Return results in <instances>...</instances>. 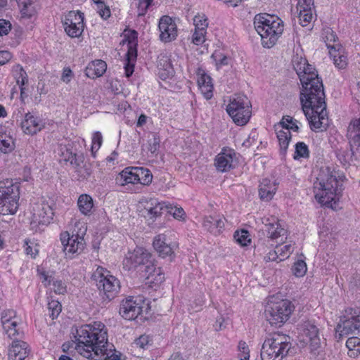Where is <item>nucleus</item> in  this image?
<instances>
[{
  "instance_id": "nucleus-1",
  "label": "nucleus",
  "mask_w": 360,
  "mask_h": 360,
  "mask_svg": "<svg viewBox=\"0 0 360 360\" xmlns=\"http://www.w3.org/2000/svg\"><path fill=\"white\" fill-rule=\"evenodd\" d=\"M303 84L300 92L302 108L312 131H326L328 126L326 96L322 80Z\"/></svg>"
},
{
  "instance_id": "nucleus-2",
  "label": "nucleus",
  "mask_w": 360,
  "mask_h": 360,
  "mask_svg": "<svg viewBox=\"0 0 360 360\" xmlns=\"http://www.w3.org/2000/svg\"><path fill=\"white\" fill-rule=\"evenodd\" d=\"M75 338V349L87 359L104 358L110 349L115 348L113 345L108 343L107 330L101 322L82 326L77 330Z\"/></svg>"
},
{
  "instance_id": "nucleus-3",
  "label": "nucleus",
  "mask_w": 360,
  "mask_h": 360,
  "mask_svg": "<svg viewBox=\"0 0 360 360\" xmlns=\"http://www.w3.org/2000/svg\"><path fill=\"white\" fill-rule=\"evenodd\" d=\"M344 176L330 167H322L319 169L316 180L314 183V193L316 200L321 205L334 208L342 192Z\"/></svg>"
},
{
  "instance_id": "nucleus-4",
  "label": "nucleus",
  "mask_w": 360,
  "mask_h": 360,
  "mask_svg": "<svg viewBox=\"0 0 360 360\" xmlns=\"http://www.w3.org/2000/svg\"><path fill=\"white\" fill-rule=\"evenodd\" d=\"M254 26L261 37L264 47L274 46L283 32V21L277 16L259 13L254 18Z\"/></svg>"
},
{
  "instance_id": "nucleus-5",
  "label": "nucleus",
  "mask_w": 360,
  "mask_h": 360,
  "mask_svg": "<svg viewBox=\"0 0 360 360\" xmlns=\"http://www.w3.org/2000/svg\"><path fill=\"white\" fill-rule=\"evenodd\" d=\"M292 348L290 336L282 333H274L266 338L262 346V360H282Z\"/></svg>"
},
{
  "instance_id": "nucleus-6",
  "label": "nucleus",
  "mask_w": 360,
  "mask_h": 360,
  "mask_svg": "<svg viewBox=\"0 0 360 360\" xmlns=\"http://www.w3.org/2000/svg\"><path fill=\"white\" fill-rule=\"evenodd\" d=\"M19 198V183L8 179L0 181V213L1 214H15L18 209Z\"/></svg>"
},
{
  "instance_id": "nucleus-7",
  "label": "nucleus",
  "mask_w": 360,
  "mask_h": 360,
  "mask_svg": "<svg viewBox=\"0 0 360 360\" xmlns=\"http://www.w3.org/2000/svg\"><path fill=\"white\" fill-rule=\"evenodd\" d=\"M96 282L103 303H108L117 295L120 289V281L110 274L107 269L98 266L92 275Z\"/></svg>"
},
{
  "instance_id": "nucleus-8",
  "label": "nucleus",
  "mask_w": 360,
  "mask_h": 360,
  "mask_svg": "<svg viewBox=\"0 0 360 360\" xmlns=\"http://www.w3.org/2000/svg\"><path fill=\"white\" fill-rule=\"evenodd\" d=\"M294 309V305L288 300L270 301L266 307L265 316L271 326L281 327L288 320Z\"/></svg>"
},
{
  "instance_id": "nucleus-9",
  "label": "nucleus",
  "mask_w": 360,
  "mask_h": 360,
  "mask_svg": "<svg viewBox=\"0 0 360 360\" xmlns=\"http://www.w3.org/2000/svg\"><path fill=\"white\" fill-rule=\"evenodd\" d=\"M251 103L245 95H236L226 106V111L233 121L240 126L245 125L251 116Z\"/></svg>"
},
{
  "instance_id": "nucleus-10",
  "label": "nucleus",
  "mask_w": 360,
  "mask_h": 360,
  "mask_svg": "<svg viewBox=\"0 0 360 360\" xmlns=\"http://www.w3.org/2000/svg\"><path fill=\"white\" fill-rule=\"evenodd\" d=\"M346 315L338 324L336 337L340 339L344 335L360 332V309L349 308L345 310Z\"/></svg>"
},
{
  "instance_id": "nucleus-11",
  "label": "nucleus",
  "mask_w": 360,
  "mask_h": 360,
  "mask_svg": "<svg viewBox=\"0 0 360 360\" xmlns=\"http://www.w3.org/2000/svg\"><path fill=\"white\" fill-rule=\"evenodd\" d=\"M144 305L142 297H129L122 301L119 313L124 319L134 320L143 312V308L146 312H148L149 304L147 303L146 306Z\"/></svg>"
},
{
  "instance_id": "nucleus-12",
  "label": "nucleus",
  "mask_w": 360,
  "mask_h": 360,
  "mask_svg": "<svg viewBox=\"0 0 360 360\" xmlns=\"http://www.w3.org/2000/svg\"><path fill=\"white\" fill-rule=\"evenodd\" d=\"M54 212L51 205L43 201L36 204L33 207L32 219L30 223L31 229L37 231L40 230L39 226H47L53 219Z\"/></svg>"
},
{
  "instance_id": "nucleus-13",
  "label": "nucleus",
  "mask_w": 360,
  "mask_h": 360,
  "mask_svg": "<svg viewBox=\"0 0 360 360\" xmlns=\"http://www.w3.org/2000/svg\"><path fill=\"white\" fill-rule=\"evenodd\" d=\"M84 13L79 11H70L62 18V23L66 34L72 37L82 35L84 27Z\"/></svg>"
},
{
  "instance_id": "nucleus-14",
  "label": "nucleus",
  "mask_w": 360,
  "mask_h": 360,
  "mask_svg": "<svg viewBox=\"0 0 360 360\" xmlns=\"http://www.w3.org/2000/svg\"><path fill=\"white\" fill-rule=\"evenodd\" d=\"M60 240L63 246V251L66 256L72 257L75 254L79 255L85 248L84 237L77 234L70 235L68 231L60 234Z\"/></svg>"
},
{
  "instance_id": "nucleus-15",
  "label": "nucleus",
  "mask_w": 360,
  "mask_h": 360,
  "mask_svg": "<svg viewBox=\"0 0 360 360\" xmlns=\"http://www.w3.org/2000/svg\"><path fill=\"white\" fill-rule=\"evenodd\" d=\"M352 158L360 160V117L353 119L349 124L347 131Z\"/></svg>"
},
{
  "instance_id": "nucleus-16",
  "label": "nucleus",
  "mask_w": 360,
  "mask_h": 360,
  "mask_svg": "<svg viewBox=\"0 0 360 360\" xmlns=\"http://www.w3.org/2000/svg\"><path fill=\"white\" fill-rule=\"evenodd\" d=\"M1 323L2 324L4 332L10 338L22 335V332L20 331L18 327V321L16 317V313L13 309L4 310L1 313Z\"/></svg>"
},
{
  "instance_id": "nucleus-17",
  "label": "nucleus",
  "mask_w": 360,
  "mask_h": 360,
  "mask_svg": "<svg viewBox=\"0 0 360 360\" xmlns=\"http://www.w3.org/2000/svg\"><path fill=\"white\" fill-rule=\"evenodd\" d=\"M139 271L149 283L158 285L165 281V274L160 267L156 266L153 257L141 269H139Z\"/></svg>"
},
{
  "instance_id": "nucleus-18",
  "label": "nucleus",
  "mask_w": 360,
  "mask_h": 360,
  "mask_svg": "<svg viewBox=\"0 0 360 360\" xmlns=\"http://www.w3.org/2000/svg\"><path fill=\"white\" fill-rule=\"evenodd\" d=\"M138 33L135 30L130 32L127 37L129 42V49L126 53V60L124 62L125 76L129 77L134 71V64L137 57V51L134 47L137 39Z\"/></svg>"
},
{
  "instance_id": "nucleus-19",
  "label": "nucleus",
  "mask_w": 360,
  "mask_h": 360,
  "mask_svg": "<svg viewBox=\"0 0 360 360\" xmlns=\"http://www.w3.org/2000/svg\"><path fill=\"white\" fill-rule=\"evenodd\" d=\"M160 32V39L162 41L169 42L177 36V27L172 18L168 15L162 16L158 25Z\"/></svg>"
},
{
  "instance_id": "nucleus-20",
  "label": "nucleus",
  "mask_w": 360,
  "mask_h": 360,
  "mask_svg": "<svg viewBox=\"0 0 360 360\" xmlns=\"http://www.w3.org/2000/svg\"><path fill=\"white\" fill-rule=\"evenodd\" d=\"M236 153L231 148H223L219 153L214 160V165L217 169L221 172H226L235 167L233 160L236 158Z\"/></svg>"
},
{
  "instance_id": "nucleus-21",
  "label": "nucleus",
  "mask_w": 360,
  "mask_h": 360,
  "mask_svg": "<svg viewBox=\"0 0 360 360\" xmlns=\"http://www.w3.org/2000/svg\"><path fill=\"white\" fill-rule=\"evenodd\" d=\"M263 224L265 226L264 231L266 232L267 237L271 240H276L279 237L285 236L287 233L280 220L276 217L266 218Z\"/></svg>"
},
{
  "instance_id": "nucleus-22",
  "label": "nucleus",
  "mask_w": 360,
  "mask_h": 360,
  "mask_svg": "<svg viewBox=\"0 0 360 360\" xmlns=\"http://www.w3.org/2000/svg\"><path fill=\"white\" fill-rule=\"evenodd\" d=\"M152 258V255L148 250L142 248H137L133 252L129 253L126 259L127 262L130 263V267L141 269Z\"/></svg>"
},
{
  "instance_id": "nucleus-23",
  "label": "nucleus",
  "mask_w": 360,
  "mask_h": 360,
  "mask_svg": "<svg viewBox=\"0 0 360 360\" xmlns=\"http://www.w3.org/2000/svg\"><path fill=\"white\" fill-rule=\"evenodd\" d=\"M8 350V360H25L30 349L27 342L18 340L15 336Z\"/></svg>"
},
{
  "instance_id": "nucleus-24",
  "label": "nucleus",
  "mask_w": 360,
  "mask_h": 360,
  "mask_svg": "<svg viewBox=\"0 0 360 360\" xmlns=\"http://www.w3.org/2000/svg\"><path fill=\"white\" fill-rule=\"evenodd\" d=\"M198 84L201 93L204 97L209 100L213 96V85L212 84V78L206 74L205 71L201 68H198Z\"/></svg>"
},
{
  "instance_id": "nucleus-25",
  "label": "nucleus",
  "mask_w": 360,
  "mask_h": 360,
  "mask_svg": "<svg viewBox=\"0 0 360 360\" xmlns=\"http://www.w3.org/2000/svg\"><path fill=\"white\" fill-rule=\"evenodd\" d=\"M301 328L304 334L309 338L311 347L314 349L319 347L321 339L317 326L311 321H307L301 324Z\"/></svg>"
},
{
  "instance_id": "nucleus-26",
  "label": "nucleus",
  "mask_w": 360,
  "mask_h": 360,
  "mask_svg": "<svg viewBox=\"0 0 360 360\" xmlns=\"http://www.w3.org/2000/svg\"><path fill=\"white\" fill-rule=\"evenodd\" d=\"M42 127L43 124L41 120L34 117L30 112L25 114V118L21 122L22 131L27 134H35L39 131Z\"/></svg>"
},
{
  "instance_id": "nucleus-27",
  "label": "nucleus",
  "mask_w": 360,
  "mask_h": 360,
  "mask_svg": "<svg viewBox=\"0 0 360 360\" xmlns=\"http://www.w3.org/2000/svg\"><path fill=\"white\" fill-rule=\"evenodd\" d=\"M278 188V184L275 180L268 178L263 179L259 186V195L262 200L270 201L275 195Z\"/></svg>"
},
{
  "instance_id": "nucleus-28",
  "label": "nucleus",
  "mask_w": 360,
  "mask_h": 360,
  "mask_svg": "<svg viewBox=\"0 0 360 360\" xmlns=\"http://www.w3.org/2000/svg\"><path fill=\"white\" fill-rule=\"evenodd\" d=\"M169 205L165 202H159L156 198H150L146 202L144 211L147 217L155 219L162 214L164 210L168 209Z\"/></svg>"
},
{
  "instance_id": "nucleus-29",
  "label": "nucleus",
  "mask_w": 360,
  "mask_h": 360,
  "mask_svg": "<svg viewBox=\"0 0 360 360\" xmlns=\"http://www.w3.org/2000/svg\"><path fill=\"white\" fill-rule=\"evenodd\" d=\"M297 73L299 76L301 84L312 83V82H316V80H322L319 77L314 67L304 61L303 67L300 65L299 69L297 70Z\"/></svg>"
},
{
  "instance_id": "nucleus-30",
  "label": "nucleus",
  "mask_w": 360,
  "mask_h": 360,
  "mask_svg": "<svg viewBox=\"0 0 360 360\" xmlns=\"http://www.w3.org/2000/svg\"><path fill=\"white\" fill-rule=\"evenodd\" d=\"M84 156L82 153H73L70 162L75 169L78 176L82 179H87L91 174L89 168L84 165Z\"/></svg>"
},
{
  "instance_id": "nucleus-31",
  "label": "nucleus",
  "mask_w": 360,
  "mask_h": 360,
  "mask_svg": "<svg viewBox=\"0 0 360 360\" xmlns=\"http://www.w3.org/2000/svg\"><path fill=\"white\" fill-rule=\"evenodd\" d=\"M153 245L161 257H171L174 254L173 248L166 243V237L164 234L156 236L153 240Z\"/></svg>"
},
{
  "instance_id": "nucleus-32",
  "label": "nucleus",
  "mask_w": 360,
  "mask_h": 360,
  "mask_svg": "<svg viewBox=\"0 0 360 360\" xmlns=\"http://www.w3.org/2000/svg\"><path fill=\"white\" fill-rule=\"evenodd\" d=\"M203 226L209 232L217 235L220 233L221 229L224 228V221L219 215H210L204 218Z\"/></svg>"
},
{
  "instance_id": "nucleus-33",
  "label": "nucleus",
  "mask_w": 360,
  "mask_h": 360,
  "mask_svg": "<svg viewBox=\"0 0 360 360\" xmlns=\"http://www.w3.org/2000/svg\"><path fill=\"white\" fill-rule=\"evenodd\" d=\"M136 169V167H129L124 169L117 176L115 179L116 184L121 186H124L129 184H137Z\"/></svg>"
},
{
  "instance_id": "nucleus-34",
  "label": "nucleus",
  "mask_w": 360,
  "mask_h": 360,
  "mask_svg": "<svg viewBox=\"0 0 360 360\" xmlns=\"http://www.w3.org/2000/svg\"><path fill=\"white\" fill-rule=\"evenodd\" d=\"M107 65L102 60H96L89 64L86 69V75L89 77L95 78L102 76L106 71Z\"/></svg>"
},
{
  "instance_id": "nucleus-35",
  "label": "nucleus",
  "mask_w": 360,
  "mask_h": 360,
  "mask_svg": "<svg viewBox=\"0 0 360 360\" xmlns=\"http://www.w3.org/2000/svg\"><path fill=\"white\" fill-rule=\"evenodd\" d=\"M275 131L280 146V153L284 156L287 153L290 141L292 139L291 133L288 130H284L283 129H277Z\"/></svg>"
},
{
  "instance_id": "nucleus-36",
  "label": "nucleus",
  "mask_w": 360,
  "mask_h": 360,
  "mask_svg": "<svg viewBox=\"0 0 360 360\" xmlns=\"http://www.w3.org/2000/svg\"><path fill=\"white\" fill-rule=\"evenodd\" d=\"M326 46L329 49V54L333 58L334 65L339 69L345 68L347 64L346 56L341 53L339 49L337 50L334 45L326 43Z\"/></svg>"
},
{
  "instance_id": "nucleus-37",
  "label": "nucleus",
  "mask_w": 360,
  "mask_h": 360,
  "mask_svg": "<svg viewBox=\"0 0 360 360\" xmlns=\"http://www.w3.org/2000/svg\"><path fill=\"white\" fill-rule=\"evenodd\" d=\"M158 66L160 67L158 75L162 80H165L173 76L174 69L167 57L162 56V58L159 60Z\"/></svg>"
},
{
  "instance_id": "nucleus-38",
  "label": "nucleus",
  "mask_w": 360,
  "mask_h": 360,
  "mask_svg": "<svg viewBox=\"0 0 360 360\" xmlns=\"http://www.w3.org/2000/svg\"><path fill=\"white\" fill-rule=\"evenodd\" d=\"M13 73L17 84L20 89L21 96L24 94L25 88L23 86L27 82V75L22 66L20 65H15L13 68Z\"/></svg>"
},
{
  "instance_id": "nucleus-39",
  "label": "nucleus",
  "mask_w": 360,
  "mask_h": 360,
  "mask_svg": "<svg viewBox=\"0 0 360 360\" xmlns=\"http://www.w3.org/2000/svg\"><path fill=\"white\" fill-rule=\"evenodd\" d=\"M77 205L82 214L88 215L94 206L93 199L89 195L82 194L78 198Z\"/></svg>"
},
{
  "instance_id": "nucleus-40",
  "label": "nucleus",
  "mask_w": 360,
  "mask_h": 360,
  "mask_svg": "<svg viewBox=\"0 0 360 360\" xmlns=\"http://www.w3.org/2000/svg\"><path fill=\"white\" fill-rule=\"evenodd\" d=\"M136 172L137 184L139 183L141 185L148 186L152 182L153 174L148 169L136 167Z\"/></svg>"
},
{
  "instance_id": "nucleus-41",
  "label": "nucleus",
  "mask_w": 360,
  "mask_h": 360,
  "mask_svg": "<svg viewBox=\"0 0 360 360\" xmlns=\"http://www.w3.org/2000/svg\"><path fill=\"white\" fill-rule=\"evenodd\" d=\"M346 346L348 348V355L355 358L360 354V338L351 337L347 339Z\"/></svg>"
},
{
  "instance_id": "nucleus-42",
  "label": "nucleus",
  "mask_w": 360,
  "mask_h": 360,
  "mask_svg": "<svg viewBox=\"0 0 360 360\" xmlns=\"http://www.w3.org/2000/svg\"><path fill=\"white\" fill-rule=\"evenodd\" d=\"M15 145L11 136L0 132V150L4 153L11 152Z\"/></svg>"
},
{
  "instance_id": "nucleus-43",
  "label": "nucleus",
  "mask_w": 360,
  "mask_h": 360,
  "mask_svg": "<svg viewBox=\"0 0 360 360\" xmlns=\"http://www.w3.org/2000/svg\"><path fill=\"white\" fill-rule=\"evenodd\" d=\"M309 157V150L307 144L304 142H297L295 146L294 159L308 158Z\"/></svg>"
},
{
  "instance_id": "nucleus-44",
  "label": "nucleus",
  "mask_w": 360,
  "mask_h": 360,
  "mask_svg": "<svg viewBox=\"0 0 360 360\" xmlns=\"http://www.w3.org/2000/svg\"><path fill=\"white\" fill-rule=\"evenodd\" d=\"M233 238L241 246H247L251 242L249 232L245 229L235 231Z\"/></svg>"
},
{
  "instance_id": "nucleus-45",
  "label": "nucleus",
  "mask_w": 360,
  "mask_h": 360,
  "mask_svg": "<svg viewBox=\"0 0 360 360\" xmlns=\"http://www.w3.org/2000/svg\"><path fill=\"white\" fill-rule=\"evenodd\" d=\"M48 310L50 317L53 320L60 314L62 305L58 300H50L48 302Z\"/></svg>"
},
{
  "instance_id": "nucleus-46",
  "label": "nucleus",
  "mask_w": 360,
  "mask_h": 360,
  "mask_svg": "<svg viewBox=\"0 0 360 360\" xmlns=\"http://www.w3.org/2000/svg\"><path fill=\"white\" fill-rule=\"evenodd\" d=\"M212 58L214 60L217 69L224 65H228L230 60L229 57L220 51H214L212 55Z\"/></svg>"
},
{
  "instance_id": "nucleus-47",
  "label": "nucleus",
  "mask_w": 360,
  "mask_h": 360,
  "mask_svg": "<svg viewBox=\"0 0 360 360\" xmlns=\"http://www.w3.org/2000/svg\"><path fill=\"white\" fill-rule=\"evenodd\" d=\"M307 264L303 260H298L295 262L292 268V271L297 277L303 276L307 272Z\"/></svg>"
},
{
  "instance_id": "nucleus-48",
  "label": "nucleus",
  "mask_w": 360,
  "mask_h": 360,
  "mask_svg": "<svg viewBox=\"0 0 360 360\" xmlns=\"http://www.w3.org/2000/svg\"><path fill=\"white\" fill-rule=\"evenodd\" d=\"M195 29L206 30L208 27V21L205 15L198 14L193 18Z\"/></svg>"
},
{
  "instance_id": "nucleus-49",
  "label": "nucleus",
  "mask_w": 360,
  "mask_h": 360,
  "mask_svg": "<svg viewBox=\"0 0 360 360\" xmlns=\"http://www.w3.org/2000/svg\"><path fill=\"white\" fill-rule=\"evenodd\" d=\"M313 15L311 9H300L299 13V20L302 26L305 27L312 20Z\"/></svg>"
},
{
  "instance_id": "nucleus-50",
  "label": "nucleus",
  "mask_w": 360,
  "mask_h": 360,
  "mask_svg": "<svg viewBox=\"0 0 360 360\" xmlns=\"http://www.w3.org/2000/svg\"><path fill=\"white\" fill-rule=\"evenodd\" d=\"M103 142L102 134L100 131H96L92 137L91 153L95 157V153L100 148Z\"/></svg>"
},
{
  "instance_id": "nucleus-51",
  "label": "nucleus",
  "mask_w": 360,
  "mask_h": 360,
  "mask_svg": "<svg viewBox=\"0 0 360 360\" xmlns=\"http://www.w3.org/2000/svg\"><path fill=\"white\" fill-rule=\"evenodd\" d=\"M72 149L68 146H60L58 149V155L62 158V160L65 162H70L72 158Z\"/></svg>"
},
{
  "instance_id": "nucleus-52",
  "label": "nucleus",
  "mask_w": 360,
  "mask_h": 360,
  "mask_svg": "<svg viewBox=\"0 0 360 360\" xmlns=\"http://www.w3.org/2000/svg\"><path fill=\"white\" fill-rule=\"evenodd\" d=\"M206 30L195 29L192 41L195 45H200L205 41Z\"/></svg>"
},
{
  "instance_id": "nucleus-53",
  "label": "nucleus",
  "mask_w": 360,
  "mask_h": 360,
  "mask_svg": "<svg viewBox=\"0 0 360 360\" xmlns=\"http://www.w3.org/2000/svg\"><path fill=\"white\" fill-rule=\"evenodd\" d=\"M153 0H139L138 4V15L144 16L148 9L153 4Z\"/></svg>"
},
{
  "instance_id": "nucleus-54",
  "label": "nucleus",
  "mask_w": 360,
  "mask_h": 360,
  "mask_svg": "<svg viewBox=\"0 0 360 360\" xmlns=\"http://www.w3.org/2000/svg\"><path fill=\"white\" fill-rule=\"evenodd\" d=\"M294 120L289 115H285L278 123L274 125V128L275 129H283L284 130H288V127L294 122Z\"/></svg>"
},
{
  "instance_id": "nucleus-55",
  "label": "nucleus",
  "mask_w": 360,
  "mask_h": 360,
  "mask_svg": "<svg viewBox=\"0 0 360 360\" xmlns=\"http://www.w3.org/2000/svg\"><path fill=\"white\" fill-rule=\"evenodd\" d=\"M160 138L157 135V134L153 133L152 134V139L149 140V147L148 150L151 152V153H155L158 150L160 146Z\"/></svg>"
},
{
  "instance_id": "nucleus-56",
  "label": "nucleus",
  "mask_w": 360,
  "mask_h": 360,
  "mask_svg": "<svg viewBox=\"0 0 360 360\" xmlns=\"http://www.w3.org/2000/svg\"><path fill=\"white\" fill-rule=\"evenodd\" d=\"M238 347V350L242 353L240 356V359L249 360L250 350L246 342L244 341H240Z\"/></svg>"
},
{
  "instance_id": "nucleus-57",
  "label": "nucleus",
  "mask_w": 360,
  "mask_h": 360,
  "mask_svg": "<svg viewBox=\"0 0 360 360\" xmlns=\"http://www.w3.org/2000/svg\"><path fill=\"white\" fill-rule=\"evenodd\" d=\"M98 13L99 15L104 20L108 19L110 16V10L105 3L97 6Z\"/></svg>"
},
{
  "instance_id": "nucleus-58",
  "label": "nucleus",
  "mask_w": 360,
  "mask_h": 360,
  "mask_svg": "<svg viewBox=\"0 0 360 360\" xmlns=\"http://www.w3.org/2000/svg\"><path fill=\"white\" fill-rule=\"evenodd\" d=\"M167 210V212L172 214L175 219H181L185 214V212L181 207H172V205H169V208Z\"/></svg>"
},
{
  "instance_id": "nucleus-59",
  "label": "nucleus",
  "mask_w": 360,
  "mask_h": 360,
  "mask_svg": "<svg viewBox=\"0 0 360 360\" xmlns=\"http://www.w3.org/2000/svg\"><path fill=\"white\" fill-rule=\"evenodd\" d=\"M150 339L148 335H142L139 338L134 340V344L141 349H145L146 347L149 344Z\"/></svg>"
},
{
  "instance_id": "nucleus-60",
  "label": "nucleus",
  "mask_w": 360,
  "mask_h": 360,
  "mask_svg": "<svg viewBox=\"0 0 360 360\" xmlns=\"http://www.w3.org/2000/svg\"><path fill=\"white\" fill-rule=\"evenodd\" d=\"M11 30V22L4 19H0V36L8 34Z\"/></svg>"
},
{
  "instance_id": "nucleus-61",
  "label": "nucleus",
  "mask_w": 360,
  "mask_h": 360,
  "mask_svg": "<svg viewBox=\"0 0 360 360\" xmlns=\"http://www.w3.org/2000/svg\"><path fill=\"white\" fill-rule=\"evenodd\" d=\"M53 290L56 294L63 295L66 292V286L62 281H55L53 283Z\"/></svg>"
},
{
  "instance_id": "nucleus-62",
  "label": "nucleus",
  "mask_w": 360,
  "mask_h": 360,
  "mask_svg": "<svg viewBox=\"0 0 360 360\" xmlns=\"http://www.w3.org/2000/svg\"><path fill=\"white\" fill-rule=\"evenodd\" d=\"M121 353L116 351L115 348L112 349H110V352H108V354H107L106 356H105L103 359H108V360H120Z\"/></svg>"
},
{
  "instance_id": "nucleus-63",
  "label": "nucleus",
  "mask_w": 360,
  "mask_h": 360,
  "mask_svg": "<svg viewBox=\"0 0 360 360\" xmlns=\"http://www.w3.org/2000/svg\"><path fill=\"white\" fill-rule=\"evenodd\" d=\"M276 248L278 250L279 255L283 257H288V255L292 252V248L291 245H286L280 249L277 246Z\"/></svg>"
},
{
  "instance_id": "nucleus-64",
  "label": "nucleus",
  "mask_w": 360,
  "mask_h": 360,
  "mask_svg": "<svg viewBox=\"0 0 360 360\" xmlns=\"http://www.w3.org/2000/svg\"><path fill=\"white\" fill-rule=\"evenodd\" d=\"M300 9H311L314 8V0H299Z\"/></svg>"
}]
</instances>
